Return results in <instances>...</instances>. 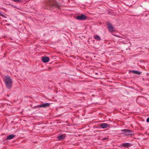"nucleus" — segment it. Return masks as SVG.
Wrapping results in <instances>:
<instances>
[{
  "label": "nucleus",
  "instance_id": "nucleus-2",
  "mask_svg": "<svg viewBox=\"0 0 149 149\" xmlns=\"http://www.w3.org/2000/svg\"><path fill=\"white\" fill-rule=\"evenodd\" d=\"M87 18L86 16L82 14L81 15L78 16L76 17V19L79 20H84Z\"/></svg>",
  "mask_w": 149,
  "mask_h": 149
},
{
  "label": "nucleus",
  "instance_id": "nucleus-10",
  "mask_svg": "<svg viewBox=\"0 0 149 149\" xmlns=\"http://www.w3.org/2000/svg\"><path fill=\"white\" fill-rule=\"evenodd\" d=\"M65 137V134L61 135L58 136V139L59 140H61L64 139V138Z\"/></svg>",
  "mask_w": 149,
  "mask_h": 149
},
{
  "label": "nucleus",
  "instance_id": "nucleus-6",
  "mask_svg": "<svg viewBox=\"0 0 149 149\" xmlns=\"http://www.w3.org/2000/svg\"><path fill=\"white\" fill-rule=\"evenodd\" d=\"M42 61L45 63L48 62L49 61V58L47 57H43L42 58Z\"/></svg>",
  "mask_w": 149,
  "mask_h": 149
},
{
  "label": "nucleus",
  "instance_id": "nucleus-16",
  "mask_svg": "<svg viewBox=\"0 0 149 149\" xmlns=\"http://www.w3.org/2000/svg\"><path fill=\"white\" fill-rule=\"evenodd\" d=\"M106 139V138H104L103 139Z\"/></svg>",
  "mask_w": 149,
  "mask_h": 149
},
{
  "label": "nucleus",
  "instance_id": "nucleus-15",
  "mask_svg": "<svg viewBox=\"0 0 149 149\" xmlns=\"http://www.w3.org/2000/svg\"><path fill=\"white\" fill-rule=\"evenodd\" d=\"M146 121L148 122H149V117L146 120Z\"/></svg>",
  "mask_w": 149,
  "mask_h": 149
},
{
  "label": "nucleus",
  "instance_id": "nucleus-5",
  "mask_svg": "<svg viewBox=\"0 0 149 149\" xmlns=\"http://www.w3.org/2000/svg\"><path fill=\"white\" fill-rule=\"evenodd\" d=\"M121 131L126 132L125 134V136H128L130 134V133L132 132V131L128 129H124L121 130Z\"/></svg>",
  "mask_w": 149,
  "mask_h": 149
},
{
  "label": "nucleus",
  "instance_id": "nucleus-7",
  "mask_svg": "<svg viewBox=\"0 0 149 149\" xmlns=\"http://www.w3.org/2000/svg\"><path fill=\"white\" fill-rule=\"evenodd\" d=\"M131 146L132 145L131 143H127L122 144L121 146L125 147H129L130 146Z\"/></svg>",
  "mask_w": 149,
  "mask_h": 149
},
{
  "label": "nucleus",
  "instance_id": "nucleus-14",
  "mask_svg": "<svg viewBox=\"0 0 149 149\" xmlns=\"http://www.w3.org/2000/svg\"><path fill=\"white\" fill-rule=\"evenodd\" d=\"M16 3L20 2L22 0H12Z\"/></svg>",
  "mask_w": 149,
  "mask_h": 149
},
{
  "label": "nucleus",
  "instance_id": "nucleus-4",
  "mask_svg": "<svg viewBox=\"0 0 149 149\" xmlns=\"http://www.w3.org/2000/svg\"><path fill=\"white\" fill-rule=\"evenodd\" d=\"M107 27L110 32H112L114 31V29L113 26L110 23L107 24Z\"/></svg>",
  "mask_w": 149,
  "mask_h": 149
},
{
  "label": "nucleus",
  "instance_id": "nucleus-9",
  "mask_svg": "<svg viewBox=\"0 0 149 149\" xmlns=\"http://www.w3.org/2000/svg\"><path fill=\"white\" fill-rule=\"evenodd\" d=\"M15 135H13V134H10L9 135H8L6 138V139L7 140H10L15 137Z\"/></svg>",
  "mask_w": 149,
  "mask_h": 149
},
{
  "label": "nucleus",
  "instance_id": "nucleus-11",
  "mask_svg": "<svg viewBox=\"0 0 149 149\" xmlns=\"http://www.w3.org/2000/svg\"><path fill=\"white\" fill-rule=\"evenodd\" d=\"M132 72L134 74H141V72L139 71H138L136 70H133L132 71Z\"/></svg>",
  "mask_w": 149,
  "mask_h": 149
},
{
  "label": "nucleus",
  "instance_id": "nucleus-17",
  "mask_svg": "<svg viewBox=\"0 0 149 149\" xmlns=\"http://www.w3.org/2000/svg\"><path fill=\"white\" fill-rule=\"evenodd\" d=\"M115 36H117V37H119V36H116V35Z\"/></svg>",
  "mask_w": 149,
  "mask_h": 149
},
{
  "label": "nucleus",
  "instance_id": "nucleus-13",
  "mask_svg": "<svg viewBox=\"0 0 149 149\" xmlns=\"http://www.w3.org/2000/svg\"><path fill=\"white\" fill-rule=\"evenodd\" d=\"M53 3H50L51 5L55 6H57L56 5V2L55 1H53Z\"/></svg>",
  "mask_w": 149,
  "mask_h": 149
},
{
  "label": "nucleus",
  "instance_id": "nucleus-8",
  "mask_svg": "<svg viewBox=\"0 0 149 149\" xmlns=\"http://www.w3.org/2000/svg\"><path fill=\"white\" fill-rule=\"evenodd\" d=\"M100 126L103 128H105L109 126V125L106 123H103L101 124Z\"/></svg>",
  "mask_w": 149,
  "mask_h": 149
},
{
  "label": "nucleus",
  "instance_id": "nucleus-3",
  "mask_svg": "<svg viewBox=\"0 0 149 149\" xmlns=\"http://www.w3.org/2000/svg\"><path fill=\"white\" fill-rule=\"evenodd\" d=\"M50 105V103H46L43 104H40L36 106V107L37 108H42V107H49Z\"/></svg>",
  "mask_w": 149,
  "mask_h": 149
},
{
  "label": "nucleus",
  "instance_id": "nucleus-1",
  "mask_svg": "<svg viewBox=\"0 0 149 149\" xmlns=\"http://www.w3.org/2000/svg\"><path fill=\"white\" fill-rule=\"evenodd\" d=\"M5 83L6 87L8 88H10L11 86L12 81L11 78L8 76H6L4 80Z\"/></svg>",
  "mask_w": 149,
  "mask_h": 149
},
{
  "label": "nucleus",
  "instance_id": "nucleus-12",
  "mask_svg": "<svg viewBox=\"0 0 149 149\" xmlns=\"http://www.w3.org/2000/svg\"><path fill=\"white\" fill-rule=\"evenodd\" d=\"M95 38L97 40H100L101 39L100 37L98 36H96L95 37Z\"/></svg>",
  "mask_w": 149,
  "mask_h": 149
}]
</instances>
